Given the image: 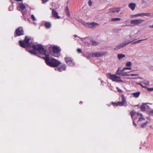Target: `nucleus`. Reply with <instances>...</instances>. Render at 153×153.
Masks as SVG:
<instances>
[{
  "label": "nucleus",
  "mask_w": 153,
  "mask_h": 153,
  "mask_svg": "<svg viewBox=\"0 0 153 153\" xmlns=\"http://www.w3.org/2000/svg\"><path fill=\"white\" fill-rule=\"evenodd\" d=\"M27 6V4L24 5L22 3H19L18 4V7H19L20 9V10L22 12V14L24 15L25 14L27 10H26V7Z\"/></svg>",
  "instance_id": "6"
},
{
  "label": "nucleus",
  "mask_w": 153,
  "mask_h": 153,
  "mask_svg": "<svg viewBox=\"0 0 153 153\" xmlns=\"http://www.w3.org/2000/svg\"><path fill=\"white\" fill-rule=\"evenodd\" d=\"M49 49L52 55L55 57H59L60 56L61 49L59 48V47L55 46L52 47H50Z\"/></svg>",
  "instance_id": "2"
},
{
  "label": "nucleus",
  "mask_w": 153,
  "mask_h": 153,
  "mask_svg": "<svg viewBox=\"0 0 153 153\" xmlns=\"http://www.w3.org/2000/svg\"><path fill=\"white\" fill-rule=\"evenodd\" d=\"M66 66L65 64H62L61 65L60 67H56L55 68V70L56 71L59 72H61L63 71H64L65 70Z\"/></svg>",
  "instance_id": "12"
},
{
  "label": "nucleus",
  "mask_w": 153,
  "mask_h": 153,
  "mask_svg": "<svg viewBox=\"0 0 153 153\" xmlns=\"http://www.w3.org/2000/svg\"><path fill=\"white\" fill-rule=\"evenodd\" d=\"M33 23L35 25H36V23L35 22H33Z\"/></svg>",
  "instance_id": "53"
},
{
  "label": "nucleus",
  "mask_w": 153,
  "mask_h": 153,
  "mask_svg": "<svg viewBox=\"0 0 153 153\" xmlns=\"http://www.w3.org/2000/svg\"><path fill=\"white\" fill-rule=\"evenodd\" d=\"M121 97L122 101L121 102H117L113 103L112 102V104L114 106H122L126 102V99L125 98L123 94H122L121 95Z\"/></svg>",
  "instance_id": "5"
},
{
  "label": "nucleus",
  "mask_w": 153,
  "mask_h": 153,
  "mask_svg": "<svg viewBox=\"0 0 153 153\" xmlns=\"http://www.w3.org/2000/svg\"><path fill=\"white\" fill-rule=\"evenodd\" d=\"M125 70H123V68L122 70L120 69V68H119L117 70L116 74L118 76H129V74H128V73L129 72H124V71Z\"/></svg>",
  "instance_id": "9"
},
{
  "label": "nucleus",
  "mask_w": 153,
  "mask_h": 153,
  "mask_svg": "<svg viewBox=\"0 0 153 153\" xmlns=\"http://www.w3.org/2000/svg\"><path fill=\"white\" fill-rule=\"evenodd\" d=\"M149 27L150 28H153V25H150Z\"/></svg>",
  "instance_id": "49"
},
{
  "label": "nucleus",
  "mask_w": 153,
  "mask_h": 153,
  "mask_svg": "<svg viewBox=\"0 0 153 153\" xmlns=\"http://www.w3.org/2000/svg\"><path fill=\"white\" fill-rule=\"evenodd\" d=\"M143 83L146 85H149V82L148 81L144 80L143 82Z\"/></svg>",
  "instance_id": "28"
},
{
  "label": "nucleus",
  "mask_w": 153,
  "mask_h": 153,
  "mask_svg": "<svg viewBox=\"0 0 153 153\" xmlns=\"http://www.w3.org/2000/svg\"><path fill=\"white\" fill-rule=\"evenodd\" d=\"M132 41H128V42H125L120 43L119 45H118L116 46V48H115L114 49L115 50L117 51L118 50L123 48L124 47L126 46L129 43L132 42L134 40L136 39H132Z\"/></svg>",
  "instance_id": "4"
},
{
  "label": "nucleus",
  "mask_w": 153,
  "mask_h": 153,
  "mask_svg": "<svg viewBox=\"0 0 153 153\" xmlns=\"http://www.w3.org/2000/svg\"><path fill=\"white\" fill-rule=\"evenodd\" d=\"M82 103V102L81 101V102H79V103H80V104H81Z\"/></svg>",
  "instance_id": "54"
},
{
  "label": "nucleus",
  "mask_w": 153,
  "mask_h": 153,
  "mask_svg": "<svg viewBox=\"0 0 153 153\" xmlns=\"http://www.w3.org/2000/svg\"><path fill=\"white\" fill-rule=\"evenodd\" d=\"M132 120H133V124L136 127L137 126V124L135 123L134 121V119H132Z\"/></svg>",
  "instance_id": "44"
},
{
  "label": "nucleus",
  "mask_w": 153,
  "mask_h": 153,
  "mask_svg": "<svg viewBox=\"0 0 153 153\" xmlns=\"http://www.w3.org/2000/svg\"><path fill=\"white\" fill-rule=\"evenodd\" d=\"M137 43V42H136V41H135V42H132V44H136V43Z\"/></svg>",
  "instance_id": "48"
},
{
  "label": "nucleus",
  "mask_w": 153,
  "mask_h": 153,
  "mask_svg": "<svg viewBox=\"0 0 153 153\" xmlns=\"http://www.w3.org/2000/svg\"><path fill=\"white\" fill-rule=\"evenodd\" d=\"M117 89L118 91L120 92H123V91L120 89L119 88L117 87Z\"/></svg>",
  "instance_id": "36"
},
{
  "label": "nucleus",
  "mask_w": 153,
  "mask_h": 153,
  "mask_svg": "<svg viewBox=\"0 0 153 153\" xmlns=\"http://www.w3.org/2000/svg\"><path fill=\"white\" fill-rule=\"evenodd\" d=\"M150 113H151V114H153V110L151 111H150Z\"/></svg>",
  "instance_id": "50"
},
{
  "label": "nucleus",
  "mask_w": 153,
  "mask_h": 153,
  "mask_svg": "<svg viewBox=\"0 0 153 153\" xmlns=\"http://www.w3.org/2000/svg\"><path fill=\"white\" fill-rule=\"evenodd\" d=\"M101 85H102L103 86H104L105 85V82H104L103 81L101 80Z\"/></svg>",
  "instance_id": "37"
},
{
  "label": "nucleus",
  "mask_w": 153,
  "mask_h": 153,
  "mask_svg": "<svg viewBox=\"0 0 153 153\" xmlns=\"http://www.w3.org/2000/svg\"><path fill=\"white\" fill-rule=\"evenodd\" d=\"M49 0H42V3H46Z\"/></svg>",
  "instance_id": "40"
},
{
  "label": "nucleus",
  "mask_w": 153,
  "mask_h": 153,
  "mask_svg": "<svg viewBox=\"0 0 153 153\" xmlns=\"http://www.w3.org/2000/svg\"><path fill=\"white\" fill-rule=\"evenodd\" d=\"M88 23L89 22H82V25H83L85 26L88 27Z\"/></svg>",
  "instance_id": "31"
},
{
  "label": "nucleus",
  "mask_w": 153,
  "mask_h": 153,
  "mask_svg": "<svg viewBox=\"0 0 153 153\" xmlns=\"http://www.w3.org/2000/svg\"><path fill=\"white\" fill-rule=\"evenodd\" d=\"M74 36H75V37H77V36L76 35H74Z\"/></svg>",
  "instance_id": "55"
},
{
  "label": "nucleus",
  "mask_w": 153,
  "mask_h": 153,
  "mask_svg": "<svg viewBox=\"0 0 153 153\" xmlns=\"http://www.w3.org/2000/svg\"><path fill=\"white\" fill-rule=\"evenodd\" d=\"M77 51L79 53H80L82 52L81 49L80 48H78L77 49Z\"/></svg>",
  "instance_id": "43"
},
{
  "label": "nucleus",
  "mask_w": 153,
  "mask_h": 153,
  "mask_svg": "<svg viewBox=\"0 0 153 153\" xmlns=\"http://www.w3.org/2000/svg\"><path fill=\"white\" fill-rule=\"evenodd\" d=\"M31 18L33 19V21H36V19L34 16L33 15H31Z\"/></svg>",
  "instance_id": "30"
},
{
  "label": "nucleus",
  "mask_w": 153,
  "mask_h": 153,
  "mask_svg": "<svg viewBox=\"0 0 153 153\" xmlns=\"http://www.w3.org/2000/svg\"><path fill=\"white\" fill-rule=\"evenodd\" d=\"M71 62H69V64H67L68 65L70 66H73L74 65L75 63L73 61V59L71 61Z\"/></svg>",
  "instance_id": "25"
},
{
  "label": "nucleus",
  "mask_w": 153,
  "mask_h": 153,
  "mask_svg": "<svg viewBox=\"0 0 153 153\" xmlns=\"http://www.w3.org/2000/svg\"><path fill=\"white\" fill-rule=\"evenodd\" d=\"M99 24L97 23L94 22H92L91 23H88V27L90 28H92L95 27L96 26H98Z\"/></svg>",
  "instance_id": "13"
},
{
  "label": "nucleus",
  "mask_w": 153,
  "mask_h": 153,
  "mask_svg": "<svg viewBox=\"0 0 153 153\" xmlns=\"http://www.w3.org/2000/svg\"><path fill=\"white\" fill-rule=\"evenodd\" d=\"M130 75L131 76H137V75L136 74H130V75Z\"/></svg>",
  "instance_id": "47"
},
{
  "label": "nucleus",
  "mask_w": 153,
  "mask_h": 153,
  "mask_svg": "<svg viewBox=\"0 0 153 153\" xmlns=\"http://www.w3.org/2000/svg\"><path fill=\"white\" fill-rule=\"evenodd\" d=\"M145 40V39L139 40H137L136 41L137 42V43H139V42H140L141 41L144 40Z\"/></svg>",
  "instance_id": "45"
},
{
  "label": "nucleus",
  "mask_w": 153,
  "mask_h": 153,
  "mask_svg": "<svg viewBox=\"0 0 153 153\" xmlns=\"http://www.w3.org/2000/svg\"><path fill=\"white\" fill-rule=\"evenodd\" d=\"M106 76L108 78L111 80L113 81L123 82V81L121 79L120 77L117 76L115 74H112L111 73H108L107 74Z\"/></svg>",
  "instance_id": "3"
},
{
  "label": "nucleus",
  "mask_w": 153,
  "mask_h": 153,
  "mask_svg": "<svg viewBox=\"0 0 153 153\" xmlns=\"http://www.w3.org/2000/svg\"><path fill=\"white\" fill-rule=\"evenodd\" d=\"M65 59L67 64H69L70 62L73 59L71 57H66L65 58Z\"/></svg>",
  "instance_id": "20"
},
{
  "label": "nucleus",
  "mask_w": 153,
  "mask_h": 153,
  "mask_svg": "<svg viewBox=\"0 0 153 153\" xmlns=\"http://www.w3.org/2000/svg\"><path fill=\"white\" fill-rule=\"evenodd\" d=\"M121 19L120 18H113L111 19V21L112 22L117 21L120 20Z\"/></svg>",
  "instance_id": "26"
},
{
  "label": "nucleus",
  "mask_w": 153,
  "mask_h": 153,
  "mask_svg": "<svg viewBox=\"0 0 153 153\" xmlns=\"http://www.w3.org/2000/svg\"><path fill=\"white\" fill-rule=\"evenodd\" d=\"M108 12L111 13H114L113 8L110 9L108 10Z\"/></svg>",
  "instance_id": "35"
},
{
  "label": "nucleus",
  "mask_w": 153,
  "mask_h": 153,
  "mask_svg": "<svg viewBox=\"0 0 153 153\" xmlns=\"http://www.w3.org/2000/svg\"><path fill=\"white\" fill-rule=\"evenodd\" d=\"M52 14L53 16L56 18L59 19L60 18V16L58 15V13L55 10L53 9L52 10Z\"/></svg>",
  "instance_id": "15"
},
{
  "label": "nucleus",
  "mask_w": 153,
  "mask_h": 153,
  "mask_svg": "<svg viewBox=\"0 0 153 153\" xmlns=\"http://www.w3.org/2000/svg\"><path fill=\"white\" fill-rule=\"evenodd\" d=\"M16 36H20L24 34V31L22 27H18L15 31Z\"/></svg>",
  "instance_id": "11"
},
{
  "label": "nucleus",
  "mask_w": 153,
  "mask_h": 153,
  "mask_svg": "<svg viewBox=\"0 0 153 153\" xmlns=\"http://www.w3.org/2000/svg\"><path fill=\"white\" fill-rule=\"evenodd\" d=\"M13 9V6H10L9 7V10L10 11L12 10Z\"/></svg>",
  "instance_id": "41"
},
{
  "label": "nucleus",
  "mask_w": 153,
  "mask_h": 153,
  "mask_svg": "<svg viewBox=\"0 0 153 153\" xmlns=\"http://www.w3.org/2000/svg\"><path fill=\"white\" fill-rule=\"evenodd\" d=\"M140 94V92L138 91L136 93H132V95H133L134 97L135 98H137L139 97Z\"/></svg>",
  "instance_id": "19"
},
{
  "label": "nucleus",
  "mask_w": 153,
  "mask_h": 153,
  "mask_svg": "<svg viewBox=\"0 0 153 153\" xmlns=\"http://www.w3.org/2000/svg\"><path fill=\"white\" fill-rule=\"evenodd\" d=\"M146 88L148 91H153V88H148V87H147Z\"/></svg>",
  "instance_id": "33"
},
{
  "label": "nucleus",
  "mask_w": 153,
  "mask_h": 153,
  "mask_svg": "<svg viewBox=\"0 0 153 153\" xmlns=\"http://www.w3.org/2000/svg\"><path fill=\"white\" fill-rule=\"evenodd\" d=\"M151 13H139L137 14L136 15H133V16H150Z\"/></svg>",
  "instance_id": "14"
},
{
  "label": "nucleus",
  "mask_w": 153,
  "mask_h": 153,
  "mask_svg": "<svg viewBox=\"0 0 153 153\" xmlns=\"http://www.w3.org/2000/svg\"><path fill=\"white\" fill-rule=\"evenodd\" d=\"M144 21V20L141 19L131 20L130 21V23L134 25H137L142 23Z\"/></svg>",
  "instance_id": "10"
},
{
  "label": "nucleus",
  "mask_w": 153,
  "mask_h": 153,
  "mask_svg": "<svg viewBox=\"0 0 153 153\" xmlns=\"http://www.w3.org/2000/svg\"><path fill=\"white\" fill-rule=\"evenodd\" d=\"M121 7H117L113 8L114 13H118L121 10Z\"/></svg>",
  "instance_id": "21"
},
{
  "label": "nucleus",
  "mask_w": 153,
  "mask_h": 153,
  "mask_svg": "<svg viewBox=\"0 0 153 153\" xmlns=\"http://www.w3.org/2000/svg\"><path fill=\"white\" fill-rule=\"evenodd\" d=\"M138 84V85H140L141 86V87L143 88H146L147 87L145 86H143L141 83H139Z\"/></svg>",
  "instance_id": "34"
},
{
  "label": "nucleus",
  "mask_w": 153,
  "mask_h": 153,
  "mask_svg": "<svg viewBox=\"0 0 153 153\" xmlns=\"http://www.w3.org/2000/svg\"><path fill=\"white\" fill-rule=\"evenodd\" d=\"M45 26L46 28H49L51 27V25L49 22H45Z\"/></svg>",
  "instance_id": "23"
},
{
  "label": "nucleus",
  "mask_w": 153,
  "mask_h": 153,
  "mask_svg": "<svg viewBox=\"0 0 153 153\" xmlns=\"http://www.w3.org/2000/svg\"><path fill=\"white\" fill-rule=\"evenodd\" d=\"M107 53L106 52H95L92 53L91 55L94 57H98L105 55Z\"/></svg>",
  "instance_id": "7"
},
{
  "label": "nucleus",
  "mask_w": 153,
  "mask_h": 153,
  "mask_svg": "<svg viewBox=\"0 0 153 153\" xmlns=\"http://www.w3.org/2000/svg\"><path fill=\"white\" fill-rule=\"evenodd\" d=\"M132 69V68L131 67H129V68L125 67V68H123V70H131Z\"/></svg>",
  "instance_id": "32"
},
{
  "label": "nucleus",
  "mask_w": 153,
  "mask_h": 153,
  "mask_svg": "<svg viewBox=\"0 0 153 153\" xmlns=\"http://www.w3.org/2000/svg\"><path fill=\"white\" fill-rule=\"evenodd\" d=\"M132 36H133V35H132L130 34V38H132Z\"/></svg>",
  "instance_id": "51"
},
{
  "label": "nucleus",
  "mask_w": 153,
  "mask_h": 153,
  "mask_svg": "<svg viewBox=\"0 0 153 153\" xmlns=\"http://www.w3.org/2000/svg\"><path fill=\"white\" fill-rule=\"evenodd\" d=\"M30 39V37L26 36L24 41H19L20 46L23 48L32 47V50H28L30 53L44 59L48 65L55 68L57 67V66L60 64V62L53 58L50 59L49 52L44 49L42 45L39 44L34 45L32 42L29 43Z\"/></svg>",
  "instance_id": "1"
},
{
  "label": "nucleus",
  "mask_w": 153,
  "mask_h": 153,
  "mask_svg": "<svg viewBox=\"0 0 153 153\" xmlns=\"http://www.w3.org/2000/svg\"><path fill=\"white\" fill-rule=\"evenodd\" d=\"M137 122L140 123L141 127L142 128L146 127L149 123L147 121H145V119L141 117L139 118Z\"/></svg>",
  "instance_id": "8"
},
{
  "label": "nucleus",
  "mask_w": 153,
  "mask_h": 153,
  "mask_svg": "<svg viewBox=\"0 0 153 153\" xmlns=\"http://www.w3.org/2000/svg\"><path fill=\"white\" fill-rule=\"evenodd\" d=\"M148 103H143V104L141 105L140 106V108L142 111H145V105H146Z\"/></svg>",
  "instance_id": "22"
},
{
  "label": "nucleus",
  "mask_w": 153,
  "mask_h": 153,
  "mask_svg": "<svg viewBox=\"0 0 153 153\" xmlns=\"http://www.w3.org/2000/svg\"><path fill=\"white\" fill-rule=\"evenodd\" d=\"M65 11H66V12L69 11L68 6H66V8H65Z\"/></svg>",
  "instance_id": "39"
},
{
  "label": "nucleus",
  "mask_w": 153,
  "mask_h": 153,
  "mask_svg": "<svg viewBox=\"0 0 153 153\" xmlns=\"http://www.w3.org/2000/svg\"><path fill=\"white\" fill-rule=\"evenodd\" d=\"M137 116L140 115L141 117L143 116V115L141 113H140L138 112L137 113Z\"/></svg>",
  "instance_id": "46"
},
{
  "label": "nucleus",
  "mask_w": 153,
  "mask_h": 153,
  "mask_svg": "<svg viewBox=\"0 0 153 153\" xmlns=\"http://www.w3.org/2000/svg\"><path fill=\"white\" fill-rule=\"evenodd\" d=\"M91 42L93 46H96V45H98L99 44V43L98 42L95 41V40H94V39L91 40Z\"/></svg>",
  "instance_id": "18"
},
{
  "label": "nucleus",
  "mask_w": 153,
  "mask_h": 153,
  "mask_svg": "<svg viewBox=\"0 0 153 153\" xmlns=\"http://www.w3.org/2000/svg\"><path fill=\"white\" fill-rule=\"evenodd\" d=\"M131 65V63L130 61H128L127 62L126 64V66H130Z\"/></svg>",
  "instance_id": "29"
},
{
  "label": "nucleus",
  "mask_w": 153,
  "mask_h": 153,
  "mask_svg": "<svg viewBox=\"0 0 153 153\" xmlns=\"http://www.w3.org/2000/svg\"><path fill=\"white\" fill-rule=\"evenodd\" d=\"M136 6V4L135 3H131L128 5V7L132 10H134Z\"/></svg>",
  "instance_id": "16"
},
{
  "label": "nucleus",
  "mask_w": 153,
  "mask_h": 153,
  "mask_svg": "<svg viewBox=\"0 0 153 153\" xmlns=\"http://www.w3.org/2000/svg\"><path fill=\"white\" fill-rule=\"evenodd\" d=\"M117 56L118 59L120 60L123 58L125 57V55L122 54H118Z\"/></svg>",
  "instance_id": "24"
},
{
  "label": "nucleus",
  "mask_w": 153,
  "mask_h": 153,
  "mask_svg": "<svg viewBox=\"0 0 153 153\" xmlns=\"http://www.w3.org/2000/svg\"><path fill=\"white\" fill-rule=\"evenodd\" d=\"M66 15L68 16H70L69 11L66 12Z\"/></svg>",
  "instance_id": "42"
},
{
  "label": "nucleus",
  "mask_w": 153,
  "mask_h": 153,
  "mask_svg": "<svg viewBox=\"0 0 153 153\" xmlns=\"http://www.w3.org/2000/svg\"><path fill=\"white\" fill-rule=\"evenodd\" d=\"M88 4L89 6H91L92 4V2H91V0H89L88 2Z\"/></svg>",
  "instance_id": "38"
},
{
  "label": "nucleus",
  "mask_w": 153,
  "mask_h": 153,
  "mask_svg": "<svg viewBox=\"0 0 153 153\" xmlns=\"http://www.w3.org/2000/svg\"><path fill=\"white\" fill-rule=\"evenodd\" d=\"M130 114L132 119H134L133 118V117L136 115V113L134 111H132L130 112Z\"/></svg>",
  "instance_id": "27"
},
{
  "label": "nucleus",
  "mask_w": 153,
  "mask_h": 153,
  "mask_svg": "<svg viewBox=\"0 0 153 153\" xmlns=\"http://www.w3.org/2000/svg\"><path fill=\"white\" fill-rule=\"evenodd\" d=\"M88 39H89L88 38L85 37L82 39V40L85 42V45L88 46H90V43L86 41Z\"/></svg>",
  "instance_id": "17"
},
{
  "label": "nucleus",
  "mask_w": 153,
  "mask_h": 153,
  "mask_svg": "<svg viewBox=\"0 0 153 153\" xmlns=\"http://www.w3.org/2000/svg\"><path fill=\"white\" fill-rule=\"evenodd\" d=\"M15 0L16 1H22V0Z\"/></svg>",
  "instance_id": "52"
}]
</instances>
